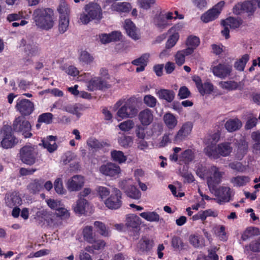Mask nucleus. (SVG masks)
I'll list each match as a JSON object with an SVG mask.
<instances>
[{"mask_svg": "<svg viewBox=\"0 0 260 260\" xmlns=\"http://www.w3.org/2000/svg\"><path fill=\"white\" fill-rule=\"evenodd\" d=\"M210 190L214 192V194L217 197V202L220 204L228 202L230 200L232 191L229 187L220 186L219 188L216 187L214 189Z\"/></svg>", "mask_w": 260, "mask_h": 260, "instance_id": "14", "label": "nucleus"}, {"mask_svg": "<svg viewBox=\"0 0 260 260\" xmlns=\"http://www.w3.org/2000/svg\"><path fill=\"white\" fill-rule=\"evenodd\" d=\"M57 11L60 14V17L67 16L69 17L70 13L67 3L65 2H61L57 8Z\"/></svg>", "mask_w": 260, "mask_h": 260, "instance_id": "55", "label": "nucleus"}, {"mask_svg": "<svg viewBox=\"0 0 260 260\" xmlns=\"http://www.w3.org/2000/svg\"><path fill=\"white\" fill-rule=\"evenodd\" d=\"M15 108L21 116L30 115L35 109L34 104L29 100L19 98L17 100Z\"/></svg>", "mask_w": 260, "mask_h": 260, "instance_id": "8", "label": "nucleus"}, {"mask_svg": "<svg viewBox=\"0 0 260 260\" xmlns=\"http://www.w3.org/2000/svg\"><path fill=\"white\" fill-rule=\"evenodd\" d=\"M57 139L56 136H49L46 139L42 140L43 147L47 149L50 153H52L57 149V145L55 143Z\"/></svg>", "mask_w": 260, "mask_h": 260, "instance_id": "23", "label": "nucleus"}, {"mask_svg": "<svg viewBox=\"0 0 260 260\" xmlns=\"http://www.w3.org/2000/svg\"><path fill=\"white\" fill-rule=\"evenodd\" d=\"M172 246L175 249H182L183 248L184 244L181 238L177 236H174L172 238Z\"/></svg>", "mask_w": 260, "mask_h": 260, "instance_id": "57", "label": "nucleus"}, {"mask_svg": "<svg viewBox=\"0 0 260 260\" xmlns=\"http://www.w3.org/2000/svg\"><path fill=\"white\" fill-rule=\"evenodd\" d=\"M219 85L222 88L228 90L236 89L239 86L238 83L234 81L220 82Z\"/></svg>", "mask_w": 260, "mask_h": 260, "instance_id": "52", "label": "nucleus"}, {"mask_svg": "<svg viewBox=\"0 0 260 260\" xmlns=\"http://www.w3.org/2000/svg\"><path fill=\"white\" fill-rule=\"evenodd\" d=\"M53 11L50 8H40L34 10L32 17L38 27L44 30L51 29L54 25Z\"/></svg>", "mask_w": 260, "mask_h": 260, "instance_id": "2", "label": "nucleus"}, {"mask_svg": "<svg viewBox=\"0 0 260 260\" xmlns=\"http://www.w3.org/2000/svg\"><path fill=\"white\" fill-rule=\"evenodd\" d=\"M260 235V230L256 227H249L246 229L241 236V239L246 241L250 237Z\"/></svg>", "mask_w": 260, "mask_h": 260, "instance_id": "35", "label": "nucleus"}, {"mask_svg": "<svg viewBox=\"0 0 260 260\" xmlns=\"http://www.w3.org/2000/svg\"><path fill=\"white\" fill-rule=\"evenodd\" d=\"M194 155L193 152L190 149L185 150L181 155V159L185 164H188L193 160Z\"/></svg>", "mask_w": 260, "mask_h": 260, "instance_id": "46", "label": "nucleus"}, {"mask_svg": "<svg viewBox=\"0 0 260 260\" xmlns=\"http://www.w3.org/2000/svg\"><path fill=\"white\" fill-rule=\"evenodd\" d=\"M192 53V50L190 48H186L178 51L175 55V60L176 64L179 66H182L185 62V56Z\"/></svg>", "mask_w": 260, "mask_h": 260, "instance_id": "27", "label": "nucleus"}, {"mask_svg": "<svg viewBox=\"0 0 260 260\" xmlns=\"http://www.w3.org/2000/svg\"><path fill=\"white\" fill-rule=\"evenodd\" d=\"M248 151V143L244 140H240L238 143L236 157L241 160L247 153Z\"/></svg>", "mask_w": 260, "mask_h": 260, "instance_id": "28", "label": "nucleus"}, {"mask_svg": "<svg viewBox=\"0 0 260 260\" xmlns=\"http://www.w3.org/2000/svg\"><path fill=\"white\" fill-rule=\"evenodd\" d=\"M92 249L96 250H99L103 249L105 247L106 244L104 240L102 239L95 240V238L93 243H92Z\"/></svg>", "mask_w": 260, "mask_h": 260, "instance_id": "61", "label": "nucleus"}, {"mask_svg": "<svg viewBox=\"0 0 260 260\" xmlns=\"http://www.w3.org/2000/svg\"><path fill=\"white\" fill-rule=\"evenodd\" d=\"M5 200L6 205L10 208L19 206L21 203V199L16 192L7 194Z\"/></svg>", "mask_w": 260, "mask_h": 260, "instance_id": "22", "label": "nucleus"}, {"mask_svg": "<svg viewBox=\"0 0 260 260\" xmlns=\"http://www.w3.org/2000/svg\"><path fill=\"white\" fill-rule=\"evenodd\" d=\"M20 159L24 164L31 166L37 160L38 152L35 147L26 145L20 150Z\"/></svg>", "mask_w": 260, "mask_h": 260, "instance_id": "6", "label": "nucleus"}, {"mask_svg": "<svg viewBox=\"0 0 260 260\" xmlns=\"http://www.w3.org/2000/svg\"><path fill=\"white\" fill-rule=\"evenodd\" d=\"M56 216L61 219H67L70 216L69 211L64 207H58L55 212Z\"/></svg>", "mask_w": 260, "mask_h": 260, "instance_id": "49", "label": "nucleus"}, {"mask_svg": "<svg viewBox=\"0 0 260 260\" xmlns=\"http://www.w3.org/2000/svg\"><path fill=\"white\" fill-rule=\"evenodd\" d=\"M221 24L223 25H227L229 27L233 29L238 28L242 24L241 20H238L233 17H229L225 20H222Z\"/></svg>", "mask_w": 260, "mask_h": 260, "instance_id": "38", "label": "nucleus"}, {"mask_svg": "<svg viewBox=\"0 0 260 260\" xmlns=\"http://www.w3.org/2000/svg\"><path fill=\"white\" fill-rule=\"evenodd\" d=\"M54 107L72 114L76 113L78 111V107L76 105L69 104L62 106L60 105L59 102H57L54 105Z\"/></svg>", "mask_w": 260, "mask_h": 260, "instance_id": "44", "label": "nucleus"}, {"mask_svg": "<svg viewBox=\"0 0 260 260\" xmlns=\"http://www.w3.org/2000/svg\"><path fill=\"white\" fill-rule=\"evenodd\" d=\"M3 138L1 142L3 148L8 149L12 147L17 143L16 138L12 135L11 128L8 126L4 127L1 131Z\"/></svg>", "mask_w": 260, "mask_h": 260, "instance_id": "12", "label": "nucleus"}, {"mask_svg": "<svg viewBox=\"0 0 260 260\" xmlns=\"http://www.w3.org/2000/svg\"><path fill=\"white\" fill-rule=\"evenodd\" d=\"M153 22L155 25L161 31L165 29L169 25L164 15H159L155 16Z\"/></svg>", "mask_w": 260, "mask_h": 260, "instance_id": "36", "label": "nucleus"}, {"mask_svg": "<svg viewBox=\"0 0 260 260\" xmlns=\"http://www.w3.org/2000/svg\"><path fill=\"white\" fill-rule=\"evenodd\" d=\"M200 39L196 36H189L186 41V44L188 46L187 48L192 49V52L199 45Z\"/></svg>", "mask_w": 260, "mask_h": 260, "instance_id": "43", "label": "nucleus"}, {"mask_svg": "<svg viewBox=\"0 0 260 260\" xmlns=\"http://www.w3.org/2000/svg\"><path fill=\"white\" fill-rule=\"evenodd\" d=\"M250 179L246 176H237L231 179V182L236 186H243L249 182Z\"/></svg>", "mask_w": 260, "mask_h": 260, "instance_id": "45", "label": "nucleus"}, {"mask_svg": "<svg viewBox=\"0 0 260 260\" xmlns=\"http://www.w3.org/2000/svg\"><path fill=\"white\" fill-rule=\"evenodd\" d=\"M137 100L135 98H131L127 100L120 99L115 105V107H121L117 112V116L122 119L134 117L138 113Z\"/></svg>", "mask_w": 260, "mask_h": 260, "instance_id": "3", "label": "nucleus"}, {"mask_svg": "<svg viewBox=\"0 0 260 260\" xmlns=\"http://www.w3.org/2000/svg\"><path fill=\"white\" fill-rule=\"evenodd\" d=\"M119 187L123 190L129 198L138 200L141 197V192L132 183V180H123L119 183Z\"/></svg>", "mask_w": 260, "mask_h": 260, "instance_id": "7", "label": "nucleus"}, {"mask_svg": "<svg viewBox=\"0 0 260 260\" xmlns=\"http://www.w3.org/2000/svg\"><path fill=\"white\" fill-rule=\"evenodd\" d=\"M53 115L51 113H45L41 114L38 119L39 122H44L46 124H50L52 121Z\"/></svg>", "mask_w": 260, "mask_h": 260, "instance_id": "50", "label": "nucleus"}, {"mask_svg": "<svg viewBox=\"0 0 260 260\" xmlns=\"http://www.w3.org/2000/svg\"><path fill=\"white\" fill-rule=\"evenodd\" d=\"M99 77H96L90 80L87 85L88 90L92 91L99 89Z\"/></svg>", "mask_w": 260, "mask_h": 260, "instance_id": "56", "label": "nucleus"}, {"mask_svg": "<svg viewBox=\"0 0 260 260\" xmlns=\"http://www.w3.org/2000/svg\"><path fill=\"white\" fill-rule=\"evenodd\" d=\"M224 5V1H220L217 3L212 9L207 11L201 16L202 21L205 23H208L216 19L220 13Z\"/></svg>", "mask_w": 260, "mask_h": 260, "instance_id": "10", "label": "nucleus"}, {"mask_svg": "<svg viewBox=\"0 0 260 260\" xmlns=\"http://www.w3.org/2000/svg\"><path fill=\"white\" fill-rule=\"evenodd\" d=\"M138 118L143 125H149L153 120V112L149 109H145L139 113Z\"/></svg>", "mask_w": 260, "mask_h": 260, "instance_id": "20", "label": "nucleus"}, {"mask_svg": "<svg viewBox=\"0 0 260 260\" xmlns=\"http://www.w3.org/2000/svg\"><path fill=\"white\" fill-rule=\"evenodd\" d=\"M135 125L134 122L132 120H127L119 124V128L124 132H127L132 129Z\"/></svg>", "mask_w": 260, "mask_h": 260, "instance_id": "54", "label": "nucleus"}, {"mask_svg": "<svg viewBox=\"0 0 260 260\" xmlns=\"http://www.w3.org/2000/svg\"><path fill=\"white\" fill-rule=\"evenodd\" d=\"M99 170L102 174L110 177L115 176L120 172V167L112 162H108L102 165L100 167Z\"/></svg>", "mask_w": 260, "mask_h": 260, "instance_id": "16", "label": "nucleus"}, {"mask_svg": "<svg viewBox=\"0 0 260 260\" xmlns=\"http://www.w3.org/2000/svg\"><path fill=\"white\" fill-rule=\"evenodd\" d=\"M84 179L81 175H75L67 183V188L70 191L79 190L84 185Z\"/></svg>", "mask_w": 260, "mask_h": 260, "instance_id": "17", "label": "nucleus"}, {"mask_svg": "<svg viewBox=\"0 0 260 260\" xmlns=\"http://www.w3.org/2000/svg\"><path fill=\"white\" fill-rule=\"evenodd\" d=\"M124 28L127 34L133 39L136 40L140 38L139 30L131 20L127 19L125 20Z\"/></svg>", "mask_w": 260, "mask_h": 260, "instance_id": "19", "label": "nucleus"}, {"mask_svg": "<svg viewBox=\"0 0 260 260\" xmlns=\"http://www.w3.org/2000/svg\"><path fill=\"white\" fill-rule=\"evenodd\" d=\"M242 125V122L237 118L230 119L224 124L225 129L229 132H233L239 129Z\"/></svg>", "mask_w": 260, "mask_h": 260, "instance_id": "26", "label": "nucleus"}, {"mask_svg": "<svg viewBox=\"0 0 260 260\" xmlns=\"http://www.w3.org/2000/svg\"><path fill=\"white\" fill-rule=\"evenodd\" d=\"M125 225L129 230H138L141 224V219L137 215L129 214L126 215Z\"/></svg>", "mask_w": 260, "mask_h": 260, "instance_id": "18", "label": "nucleus"}, {"mask_svg": "<svg viewBox=\"0 0 260 260\" xmlns=\"http://www.w3.org/2000/svg\"><path fill=\"white\" fill-rule=\"evenodd\" d=\"M82 235L85 241L89 243H92L94 241L95 234L93 232V228L90 225H86L83 228Z\"/></svg>", "mask_w": 260, "mask_h": 260, "instance_id": "31", "label": "nucleus"}, {"mask_svg": "<svg viewBox=\"0 0 260 260\" xmlns=\"http://www.w3.org/2000/svg\"><path fill=\"white\" fill-rule=\"evenodd\" d=\"M165 124L169 129H173L177 124V119L176 117L171 113H166L163 117Z\"/></svg>", "mask_w": 260, "mask_h": 260, "instance_id": "32", "label": "nucleus"}, {"mask_svg": "<svg viewBox=\"0 0 260 260\" xmlns=\"http://www.w3.org/2000/svg\"><path fill=\"white\" fill-rule=\"evenodd\" d=\"M245 248H249L253 252H260V237L252 241L249 245L245 246Z\"/></svg>", "mask_w": 260, "mask_h": 260, "instance_id": "48", "label": "nucleus"}, {"mask_svg": "<svg viewBox=\"0 0 260 260\" xmlns=\"http://www.w3.org/2000/svg\"><path fill=\"white\" fill-rule=\"evenodd\" d=\"M152 244L148 239H142L138 244V248L141 252H146L151 249Z\"/></svg>", "mask_w": 260, "mask_h": 260, "instance_id": "40", "label": "nucleus"}, {"mask_svg": "<svg viewBox=\"0 0 260 260\" xmlns=\"http://www.w3.org/2000/svg\"><path fill=\"white\" fill-rule=\"evenodd\" d=\"M87 144L93 149H100L104 146V143L93 138H89L87 141Z\"/></svg>", "mask_w": 260, "mask_h": 260, "instance_id": "53", "label": "nucleus"}, {"mask_svg": "<svg viewBox=\"0 0 260 260\" xmlns=\"http://www.w3.org/2000/svg\"><path fill=\"white\" fill-rule=\"evenodd\" d=\"M85 11L90 18L93 20H100L102 18V10L101 7L96 3H91L86 5Z\"/></svg>", "mask_w": 260, "mask_h": 260, "instance_id": "15", "label": "nucleus"}, {"mask_svg": "<svg viewBox=\"0 0 260 260\" xmlns=\"http://www.w3.org/2000/svg\"><path fill=\"white\" fill-rule=\"evenodd\" d=\"M142 218L150 222H158L159 215L155 212H144L140 214Z\"/></svg>", "mask_w": 260, "mask_h": 260, "instance_id": "39", "label": "nucleus"}, {"mask_svg": "<svg viewBox=\"0 0 260 260\" xmlns=\"http://www.w3.org/2000/svg\"><path fill=\"white\" fill-rule=\"evenodd\" d=\"M119 145L124 147H127L132 145L133 143V138L131 136L122 135L118 140Z\"/></svg>", "mask_w": 260, "mask_h": 260, "instance_id": "47", "label": "nucleus"}, {"mask_svg": "<svg viewBox=\"0 0 260 260\" xmlns=\"http://www.w3.org/2000/svg\"><path fill=\"white\" fill-rule=\"evenodd\" d=\"M80 60L86 63H89L91 62L93 58L91 56L89 53L84 51H82L80 56Z\"/></svg>", "mask_w": 260, "mask_h": 260, "instance_id": "60", "label": "nucleus"}, {"mask_svg": "<svg viewBox=\"0 0 260 260\" xmlns=\"http://www.w3.org/2000/svg\"><path fill=\"white\" fill-rule=\"evenodd\" d=\"M43 184L42 179H35L28 185L27 189L30 193L35 194L43 188Z\"/></svg>", "mask_w": 260, "mask_h": 260, "instance_id": "33", "label": "nucleus"}, {"mask_svg": "<svg viewBox=\"0 0 260 260\" xmlns=\"http://www.w3.org/2000/svg\"><path fill=\"white\" fill-rule=\"evenodd\" d=\"M96 190L99 197L102 199L106 198L110 193V190L104 186H98L96 188Z\"/></svg>", "mask_w": 260, "mask_h": 260, "instance_id": "62", "label": "nucleus"}, {"mask_svg": "<svg viewBox=\"0 0 260 260\" xmlns=\"http://www.w3.org/2000/svg\"><path fill=\"white\" fill-rule=\"evenodd\" d=\"M155 2V0H139L140 7L146 10L150 9Z\"/></svg>", "mask_w": 260, "mask_h": 260, "instance_id": "63", "label": "nucleus"}, {"mask_svg": "<svg viewBox=\"0 0 260 260\" xmlns=\"http://www.w3.org/2000/svg\"><path fill=\"white\" fill-rule=\"evenodd\" d=\"M12 128L16 132L21 133L26 138H30L32 136L30 132L31 125L29 122L22 116H19L15 119L12 125Z\"/></svg>", "mask_w": 260, "mask_h": 260, "instance_id": "5", "label": "nucleus"}, {"mask_svg": "<svg viewBox=\"0 0 260 260\" xmlns=\"http://www.w3.org/2000/svg\"><path fill=\"white\" fill-rule=\"evenodd\" d=\"M87 204V202L86 200L79 197L75 206L74 207L75 212L80 214H84L85 211V207Z\"/></svg>", "mask_w": 260, "mask_h": 260, "instance_id": "37", "label": "nucleus"}, {"mask_svg": "<svg viewBox=\"0 0 260 260\" xmlns=\"http://www.w3.org/2000/svg\"><path fill=\"white\" fill-rule=\"evenodd\" d=\"M21 45L24 47L25 52L28 56H35L39 55L41 49L38 44L31 38L26 37L23 39L21 40Z\"/></svg>", "mask_w": 260, "mask_h": 260, "instance_id": "11", "label": "nucleus"}, {"mask_svg": "<svg viewBox=\"0 0 260 260\" xmlns=\"http://www.w3.org/2000/svg\"><path fill=\"white\" fill-rule=\"evenodd\" d=\"M156 94L160 99L167 101L168 102H171L175 97V93L172 90L161 89L156 92Z\"/></svg>", "mask_w": 260, "mask_h": 260, "instance_id": "30", "label": "nucleus"}, {"mask_svg": "<svg viewBox=\"0 0 260 260\" xmlns=\"http://www.w3.org/2000/svg\"><path fill=\"white\" fill-rule=\"evenodd\" d=\"M69 18L67 16L60 17L58 24V30L60 33L63 34L69 27Z\"/></svg>", "mask_w": 260, "mask_h": 260, "instance_id": "42", "label": "nucleus"}, {"mask_svg": "<svg viewBox=\"0 0 260 260\" xmlns=\"http://www.w3.org/2000/svg\"><path fill=\"white\" fill-rule=\"evenodd\" d=\"M111 155L112 159L120 164L124 162L126 160V157L121 151L113 150L111 152Z\"/></svg>", "mask_w": 260, "mask_h": 260, "instance_id": "41", "label": "nucleus"}, {"mask_svg": "<svg viewBox=\"0 0 260 260\" xmlns=\"http://www.w3.org/2000/svg\"><path fill=\"white\" fill-rule=\"evenodd\" d=\"M178 28V26L175 25L169 30L168 32L170 34L172 33V34L170 36L167 41L166 44V48H167V49H170L174 47L178 41L179 36L178 33L175 31Z\"/></svg>", "mask_w": 260, "mask_h": 260, "instance_id": "24", "label": "nucleus"}, {"mask_svg": "<svg viewBox=\"0 0 260 260\" xmlns=\"http://www.w3.org/2000/svg\"><path fill=\"white\" fill-rule=\"evenodd\" d=\"M244 13H252L256 9L255 5L250 1H246L242 3Z\"/></svg>", "mask_w": 260, "mask_h": 260, "instance_id": "59", "label": "nucleus"}, {"mask_svg": "<svg viewBox=\"0 0 260 260\" xmlns=\"http://www.w3.org/2000/svg\"><path fill=\"white\" fill-rule=\"evenodd\" d=\"M150 57L149 53L143 54L141 57L134 60L132 63L135 66H139L137 68L136 72H140L143 71L147 66L148 59Z\"/></svg>", "mask_w": 260, "mask_h": 260, "instance_id": "25", "label": "nucleus"}, {"mask_svg": "<svg viewBox=\"0 0 260 260\" xmlns=\"http://www.w3.org/2000/svg\"><path fill=\"white\" fill-rule=\"evenodd\" d=\"M213 74L221 79L229 76L232 71V66L228 63H219L212 68Z\"/></svg>", "mask_w": 260, "mask_h": 260, "instance_id": "13", "label": "nucleus"}, {"mask_svg": "<svg viewBox=\"0 0 260 260\" xmlns=\"http://www.w3.org/2000/svg\"><path fill=\"white\" fill-rule=\"evenodd\" d=\"M192 127L191 123H184L175 136L174 141L179 142L184 140L190 134Z\"/></svg>", "mask_w": 260, "mask_h": 260, "instance_id": "21", "label": "nucleus"}, {"mask_svg": "<svg viewBox=\"0 0 260 260\" xmlns=\"http://www.w3.org/2000/svg\"><path fill=\"white\" fill-rule=\"evenodd\" d=\"M111 9L118 12L127 13L132 9V6L128 2L115 3L111 5Z\"/></svg>", "mask_w": 260, "mask_h": 260, "instance_id": "29", "label": "nucleus"}, {"mask_svg": "<svg viewBox=\"0 0 260 260\" xmlns=\"http://www.w3.org/2000/svg\"><path fill=\"white\" fill-rule=\"evenodd\" d=\"M94 226L96 231L102 236L108 237L110 235V231L108 228L101 221H96L94 222Z\"/></svg>", "mask_w": 260, "mask_h": 260, "instance_id": "34", "label": "nucleus"}, {"mask_svg": "<svg viewBox=\"0 0 260 260\" xmlns=\"http://www.w3.org/2000/svg\"><path fill=\"white\" fill-rule=\"evenodd\" d=\"M196 173L200 178H206L210 190L214 189L221 182L225 175V172L216 166H212L208 168L202 165L199 166Z\"/></svg>", "mask_w": 260, "mask_h": 260, "instance_id": "1", "label": "nucleus"}, {"mask_svg": "<svg viewBox=\"0 0 260 260\" xmlns=\"http://www.w3.org/2000/svg\"><path fill=\"white\" fill-rule=\"evenodd\" d=\"M121 192L117 188H113L112 194L105 201V204L107 207L111 209L119 208L122 205Z\"/></svg>", "mask_w": 260, "mask_h": 260, "instance_id": "9", "label": "nucleus"}, {"mask_svg": "<svg viewBox=\"0 0 260 260\" xmlns=\"http://www.w3.org/2000/svg\"><path fill=\"white\" fill-rule=\"evenodd\" d=\"M219 139V135L217 133H215L209 136L206 143L208 145V146H214Z\"/></svg>", "mask_w": 260, "mask_h": 260, "instance_id": "64", "label": "nucleus"}, {"mask_svg": "<svg viewBox=\"0 0 260 260\" xmlns=\"http://www.w3.org/2000/svg\"><path fill=\"white\" fill-rule=\"evenodd\" d=\"M144 102L147 106L153 108L156 106L157 100L153 96L148 94L144 96Z\"/></svg>", "mask_w": 260, "mask_h": 260, "instance_id": "58", "label": "nucleus"}, {"mask_svg": "<svg viewBox=\"0 0 260 260\" xmlns=\"http://www.w3.org/2000/svg\"><path fill=\"white\" fill-rule=\"evenodd\" d=\"M233 148L231 143L223 142L220 143L217 147L215 146H207L204 149L205 154L210 157L214 159L219 156H227L232 152Z\"/></svg>", "mask_w": 260, "mask_h": 260, "instance_id": "4", "label": "nucleus"}, {"mask_svg": "<svg viewBox=\"0 0 260 260\" xmlns=\"http://www.w3.org/2000/svg\"><path fill=\"white\" fill-rule=\"evenodd\" d=\"M198 90L202 95L210 93L213 90V86L209 82H205L202 84Z\"/></svg>", "mask_w": 260, "mask_h": 260, "instance_id": "51", "label": "nucleus"}]
</instances>
